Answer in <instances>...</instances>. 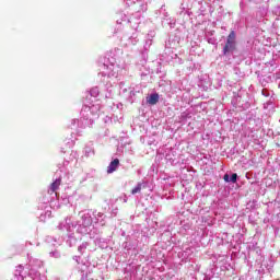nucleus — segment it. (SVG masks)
<instances>
[{"label":"nucleus","instance_id":"nucleus-4","mask_svg":"<svg viewBox=\"0 0 280 280\" xmlns=\"http://www.w3.org/2000/svg\"><path fill=\"white\" fill-rule=\"evenodd\" d=\"M149 104H152L154 106V104H159V94H151L149 100H148Z\"/></svg>","mask_w":280,"mask_h":280},{"label":"nucleus","instance_id":"nucleus-2","mask_svg":"<svg viewBox=\"0 0 280 280\" xmlns=\"http://www.w3.org/2000/svg\"><path fill=\"white\" fill-rule=\"evenodd\" d=\"M62 184V179L58 178L56 179L54 183L50 184L48 194H56V191H58V189H60V185Z\"/></svg>","mask_w":280,"mask_h":280},{"label":"nucleus","instance_id":"nucleus-1","mask_svg":"<svg viewBox=\"0 0 280 280\" xmlns=\"http://www.w3.org/2000/svg\"><path fill=\"white\" fill-rule=\"evenodd\" d=\"M237 49V42L235 40V31L230 32L225 46L223 47V55L226 56Z\"/></svg>","mask_w":280,"mask_h":280},{"label":"nucleus","instance_id":"nucleus-5","mask_svg":"<svg viewBox=\"0 0 280 280\" xmlns=\"http://www.w3.org/2000/svg\"><path fill=\"white\" fill-rule=\"evenodd\" d=\"M141 189H142V184L139 183L132 190H131V194L135 195V194H140L141 192Z\"/></svg>","mask_w":280,"mask_h":280},{"label":"nucleus","instance_id":"nucleus-7","mask_svg":"<svg viewBox=\"0 0 280 280\" xmlns=\"http://www.w3.org/2000/svg\"><path fill=\"white\" fill-rule=\"evenodd\" d=\"M223 180H225V183H230V178H229V174H225L224 176H223Z\"/></svg>","mask_w":280,"mask_h":280},{"label":"nucleus","instance_id":"nucleus-3","mask_svg":"<svg viewBox=\"0 0 280 280\" xmlns=\"http://www.w3.org/2000/svg\"><path fill=\"white\" fill-rule=\"evenodd\" d=\"M117 167H119V159H115L107 166V174H113V172H117Z\"/></svg>","mask_w":280,"mask_h":280},{"label":"nucleus","instance_id":"nucleus-6","mask_svg":"<svg viewBox=\"0 0 280 280\" xmlns=\"http://www.w3.org/2000/svg\"><path fill=\"white\" fill-rule=\"evenodd\" d=\"M231 183H237V175L234 173V174H232V176H231Z\"/></svg>","mask_w":280,"mask_h":280}]
</instances>
